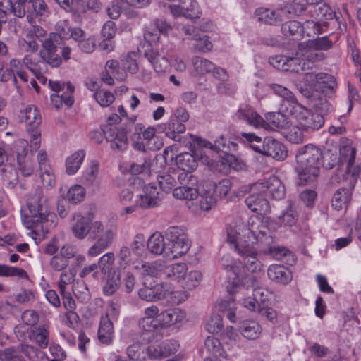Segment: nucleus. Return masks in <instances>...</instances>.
Listing matches in <instances>:
<instances>
[{"instance_id": "1", "label": "nucleus", "mask_w": 361, "mask_h": 361, "mask_svg": "<svg viewBox=\"0 0 361 361\" xmlns=\"http://www.w3.org/2000/svg\"><path fill=\"white\" fill-rule=\"evenodd\" d=\"M264 228L259 221L257 219L255 221L252 219L247 224L241 222L226 228L228 241L243 258L245 267L251 272L260 271L262 266L257 258V251L254 245L259 240L260 235H265Z\"/></svg>"}, {"instance_id": "2", "label": "nucleus", "mask_w": 361, "mask_h": 361, "mask_svg": "<svg viewBox=\"0 0 361 361\" xmlns=\"http://www.w3.org/2000/svg\"><path fill=\"white\" fill-rule=\"evenodd\" d=\"M270 89L282 98L281 110L290 114L305 131H314L324 124V116L300 104L294 94L286 87L279 84H270Z\"/></svg>"}, {"instance_id": "3", "label": "nucleus", "mask_w": 361, "mask_h": 361, "mask_svg": "<svg viewBox=\"0 0 361 361\" xmlns=\"http://www.w3.org/2000/svg\"><path fill=\"white\" fill-rule=\"evenodd\" d=\"M322 157V150L312 144L306 145L298 151L295 170L301 184L313 183L317 180L320 172Z\"/></svg>"}, {"instance_id": "4", "label": "nucleus", "mask_w": 361, "mask_h": 361, "mask_svg": "<svg viewBox=\"0 0 361 361\" xmlns=\"http://www.w3.org/2000/svg\"><path fill=\"white\" fill-rule=\"evenodd\" d=\"M242 142L248 143L256 152L264 156L271 157L276 160L283 161L288 154L286 147L279 140L271 136H267L262 140L254 133L242 132L239 134Z\"/></svg>"}, {"instance_id": "5", "label": "nucleus", "mask_w": 361, "mask_h": 361, "mask_svg": "<svg viewBox=\"0 0 361 361\" xmlns=\"http://www.w3.org/2000/svg\"><path fill=\"white\" fill-rule=\"evenodd\" d=\"M236 117L256 128H270L275 130L283 128L288 125V118L283 114L268 112L265 114V119H263L261 116L247 106L240 108L236 113Z\"/></svg>"}, {"instance_id": "6", "label": "nucleus", "mask_w": 361, "mask_h": 361, "mask_svg": "<svg viewBox=\"0 0 361 361\" xmlns=\"http://www.w3.org/2000/svg\"><path fill=\"white\" fill-rule=\"evenodd\" d=\"M220 264L233 275V277L230 276L231 287L228 289L230 294L235 293V288L248 289L254 286L255 277L252 274L244 273L245 267L241 262L233 259L230 255L226 254L221 258Z\"/></svg>"}, {"instance_id": "7", "label": "nucleus", "mask_w": 361, "mask_h": 361, "mask_svg": "<svg viewBox=\"0 0 361 361\" xmlns=\"http://www.w3.org/2000/svg\"><path fill=\"white\" fill-rule=\"evenodd\" d=\"M28 213L26 218L33 224L47 221L49 217L56 218L51 212L50 205L47 196L43 194L41 189H37L35 193L31 194L27 200Z\"/></svg>"}, {"instance_id": "8", "label": "nucleus", "mask_w": 361, "mask_h": 361, "mask_svg": "<svg viewBox=\"0 0 361 361\" xmlns=\"http://www.w3.org/2000/svg\"><path fill=\"white\" fill-rule=\"evenodd\" d=\"M166 243V257L178 258L188 252L190 243L185 229L179 226H171L165 231Z\"/></svg>"}, {"instance_id": "9", "label": "nucleus", "mask_w": 361, "mask_h": 361, "mask_svg": "<svg viewBox=\"0 0 361 361\" xmlns=\"http://www.w3.org/2000/svg\"><path fill=\"white\" fill-rule=\"evenodd\" d=\"M115 235V229L104 226L101 221H94L91 238L96 240V242L88 249L87 255L94 257L102 253L111 245Z\"/></svg>"}, {"instance_id": "10", "label": "nucleus", "mask_w": 361, "mask_h": 361, "mask_svg": "<svg viewBox=\"0 0 361 361\" xmlns=\"http://www.w3.org/2000/svg\"><path fill=\"white\" fill-rule=\"evenodd\" d=\"M257 20L266 24L278 25L297 14L294 4H287L276 10L259 8L255 11Z\"/></svg>"}, {"instance_id": "11", "label": "nucleus", "mask_w": 361, "mask_h": 361, "mask_svg": "<svg viewBox=\"0 0 361 361\" xmlns=\"http://www.w3.org/2000/svg\"><path fill=\"white\" fill-rule=\"evenodd\" d=\"M24 120L26 130L30 135V147L31 153L37 151L41 146V133L39 126L42 117L39 110L32 105L27 106L24 111Z\"/></svg>"}, {"instance_id": "12", "label": "nucleus", "mask_w": 361, "mask_h": 361, "mask_svg": "<svg viewBox=\"0 0 361 361\" xmlns=\"http://www.w3.org/2000/svg\"><path fill=\"white\" fill-rule=\"evenodd\" d=\"M23 354L30 361H42L47 359L44 352L27 344L22 343L19 347H10L0 350L1 361H23Z\"/></svg>"}, {"instance_id": "13", "label": "nucleus", "mask_w": 361, "mask_h": 361, "mask_svg": "<svg viewBox=\"0 0 361 361\" xmlns=\"http://www.w3.org/2000/svg\"><path fill=\"white\" fill-rule=\"evenodd\" d=\"M161 197L154 183L145 186L142 193L136 196L135 202L139 208L147 209L158 206Z\"/></svg>"}, {"instance_id": "14", "label": "nucleus", "mask_w": 361, "mask_h": 361, "mask_svg": "<svg viewBox=\"0 0 361 361\" xmlns=\"http://www.w3.org/2000/svg\"><path fill=\"white\" fill-rule=\"evenodd\" d=\"M103 133L110 147L114 150L121 151L126 149L128 138L126 132L123 128H118L115 125H106Z\"/></svg>"}, {"instance_id": "15", "label": "nucleus", "mask_w": 361, "mask_h": 361, "mask_svg": "<svg viewBox=\"0 0 361 361\" xmlns=\"http://www.w3.org/2000/svg\"><path fill=\"white\" fill-rule=\"evenodd\" d=\"M259 190L266 196H270L275 200H281L285 196V187L280 179L271 176L264 182L256 183L253 185V190Z\"/></svg>"}, {"instance_id": "16", "label": "nucleus", "mask_w": 361, "mask_h": 361, "mask_svg": "<svg viewBox=\"0 0 361 361\" xmlns=\"http://www.w3.org/2000/svg\"><path fill=\"white\" fill-rule=\"evenodd\" d=\"M252 194L245 199V204L253 212L261 215L267 214L270 211V205L266 198V195L259 190H253V185L251 188Z\"/></svg>"}, {"instance_id": "17", "label": "nucleus", "mask_w": 361, "mask_h": 361, "mask_svg": "<svg viewBox=\"0 0 361 361\" xmlns=\"http://www.w3.org/2000/svg\"><path fill=\"white\" fill-rule=\"evenodd\" d=\"M269 62L276 68L286 71L298 73L300 71L305 70V61L298 57L276 56L270 58Z\"/></svg>"}, {"instance_id": "18", "label": "nucleus", "mask_w": 361, "mask_h": 361, "mask_svg": "<svg viewBox=\"0 0 361 361\" xmlns=\"http://www.w3.org/2000/svg\"><path fill=\"white\" fill-rule=\"evenodd\" d=\"M94 221L88 216L75 214L71 227L73 236L78 240L85 239L89 234L92 238Z\"/></svg>"}, {"instance_id": "19", "label": "nucleus", "mask_w": 361, "mask_h": 361, "mask_svg": "<svg viewBox=\"0 0 361 361\" xmlns=\"http://www.w3.org/2000/svg\"><path fill=\"white\" fill-rule=\"evenodd\" d=\"M16 159L22 175L25 177L31 176L34 172L32 158L28 155L25 142L19 141L15 145Z\"/></svg>"}, {"instance_id": "20", "label": "nucleus", "mask_w": 361, "mask_h": 361, "mask_svg": "<svg viewBox=\"0 0 361 361\" xmlns=\"http://www.w3.org/2000/svg\"><path fill=\"white\" fill-rule=\"evenodd\" d=\"M144 57L151 63L155 72L159 74L164 73L170 69L171 63L168 59L161 56L157 51L152 48L145 50Z\"/></svg>"}, {"instance_id": "21", "label": "nucleus", "mask_w": 361, "mask_h": 361, "mask_svg": "<svg viewBox=\"0 0 361 361\" xmlns=\"http://www.w3.org/2000/svg\"><path fill=\"white\" fill-rule=\"evenodd\" d=\"M23 64L30 71L36 78L42 83H45L47 78L44 73L47 71L46 62L39 60L32 55H25L23 59Z\"/></svg>"}, {"instance_id": "22", "label": "nucleus", "mask_w": 361, "mask_h": 361, "mask_svg": "<svg viewBox=\"0 0 361 361\" xmlns=\"http://www.w3.org/2000/svg\"><path fill=\"white\" fill-rule=\"evenodd\" d=\"M27 20L30 24L35 23L36 18L47 16L49 9L44 0H28Z\"/></svg>"}, {"instance_id": "23", "label": "nucleus", "mask_w": 361, "mask_h": 361, "mask_svg": "<svg viewBox=\"0 0 361 361\" xmlns=\"http://www.w3.org/2000/svg\"><path fill=\"white\" fill-rule=\"evenodd\" d=\"M267 274L269 279L281 284H288L293 278L291 271L287 267L279 264L269 266Z\"/></svg>"}, {"instance_id": "24", "label": "nucleus", "mask_w": 361, "mask_h": 361, "mask_svg": "<svg viewBox=\"0 0 361 361\" xmlns=\"http://www.w3.org/2000/svg\"><path fill=\"white\" fill-rule=\"evenodd\" d=\"M185 317V313L179 308L169 309L159 315V324L161 326H171L181 322Z\"/></svg>"}, {"instance_id": "25", "label": "nucleus", "mask_w": 361, "mask_h": 361, "mask_svg": "<svg viewBox=\"0 0 361 361\" xmlns=\"http://www.w3.org/2000/svg\"><path fill=\"white\" fill-rule=\"evenodd\" d=\"M239 332L248 340L257 339L262 331L261 325L255 320L246 319L242 321L239 326Z\"/></svg>"}, {"instance_id": "26", "label": "nucleus", "mask_w": 361, "mask_h": 361, "mask_svg": "<svg viewBox=\"0 0 361 361\" xmlns=\"http://www.w3.org/2000/svg\"><path fill=\"white\" fill-rule=\"evenodd\" d=\"M164 287L162 283H159L153 287L145 286L139 290V297L146 301H157L164 298Z\"/></svg>"}, {"instance_id": "27", "label": "nucleus", "mask_w": 361, "mask_h": 361, "mask_svg": "<svg viewBox=\"0 0 361 361\" xmlns=\"http://www.w3.org/2000/svg\"><path fill=\"white\" fill-rule=\"evenodd\" d=\"M79 27L72 28L68 20H59L55 26V32L51 33L52 37L60 39H75V33L78 30H81Z\"/></svg>"}, {"instance_id": "28", "label": "nucleus", "mask_w": 361, "mask_h": 361, "mask_svg": "<svg viewBox=\"0 0 361 361\" xmlns=\"http://www.w3.org/2000/svg\"><path fill=\"white\" fill-rule=\"evenodd\" d=\"M163 126L166 135L173 140L178 141L180 137L178 134L183 133L186 130L185 124L176 119L172 116H170L169 120L164 123Z\"/></svg>"}, {"instance_id": "29", "label": "nucleus", "mask_w": 361, "mask_h": 361, "mask_svg": "<svg viewBox=\"0 0 361 361\" xmlns=\"http://www.w3.org/2000/svg\"><path fill=\"white\" fill-rule=\"evenodd\" d=\"M75 41L79 49L85 53H92L96 47V40L92 35L85 32L82 30L75 33Z\"/></svg>"}, {"instance_id": "30", "label": "nucleus", "mask_w": 361, "mask_h": 361, "mask_svg": "<svg viewBox=\"0 0 361 361\" xmlns=\"http://www.w3.org/2000/svg\"><path fill=\"white\" fill-rule=\"evenodd\" d=\"M147 247L152 254L163 255L166 257V244L164 243V236L160 233H154L149 237Z\"/></svg>"}, {"instance_id": "31", "label": "nucleus", "mask_w": 361, "mask_h": 361, "mask_svg": "<svg viewBox=\"0 0 361 361\" xmlns=\"http://www.w3.org/2000/svg\"><path fill=\"white\" fill-rule=\"evenodd\" d=\"M86 153L83 149H79L68 157L66 160V173L68 176L75 175L80 169Z\"/></svg>"}, {"instance_id": "32", "label": "nucleus", "mask_w": 361, "mask_h": 361, "mask_svg": "<svg viewBox=\"0 0 361 361\" xmlns=\"http://www.w3.org/2000/svg\"><path fill=\"white\" fill-rule=\"evenodd\" d=\"M99 170V164L92 160L85 169L80 178L81 183L87 187L94 185L97 183Z\"/></svg>"}, {"instance_id": "33", "label": "nucleus", "mask_w": 361, "mask_h": 361, "mask_svg": "<svg viewBox=\"0 0 361 361\" xmlns=\"http://www.w3.org/2000/svg\"><path fill=\"white\" fill-rule=\"evenodd\" d=\"M114 335L113 323L107 315L102 317L98 330V338L104 344H109L112 341Z\"/></svg>"}, {"instance_id": "34", "label": "nucleus", "mask_w": 361, "mask_h": 361, "mask_svg": "<svg viewBox=\"0 0 361 361\" xmlns=\"http://www.w3.org/2000/svg\"><path fill=\"white\" fill-rule=\"evenodd\" d=\"M0 173L4 185L8 188H13L18 183V175L14 165L9 162L1 169Z\"/></svg>"}, {"instance_id": "35", "label": "nucleus", "mask_w": 361, "mask_h": 361, "mask_svg": "<svg viewBox=\"0 0 361 361\" xmlns=\"http://www.w3.org/2000/svg\"><path fill=\"white\" fill-rule=\"evenodd\" d=\"M142 138L145 142L147 149L156 151L159 150L163 146L161 139L156 135V128L152 126H149L142 132Z\"/></svg>"}, {"instance_id": "36", "label": "nucleus", "mask_w": 361, "mask_h": 361, "mask_svg": "<svg viewBox=\"0 0 361 361\" xmlns=\"http://www.w3.org/2000/svg\"><path fill=\"white\" fill-rule=\"evenodd\" d=\"M188 269L185 263H175L165 268L164 274L166 278L176 281L180 284Z\"/></svg>"}, {"instance_id": "37", "label": "nucleus", "mask_w": 361, "mask_h": 361, "mask_svg": "<svg viewBox=\"0 0 361 361\" xmlns=\"http://www.w3.org/2000/svg\"><path fill=\"white\" fill-rule=\"evenodd\" d=\"M192 64L194 67L195 76H203L207 73H211L215 68L214 63L200 56H194L192 59Z\"/></svg>"}, {"instance_id": "38", "label": "nucleus", "mask_w": 361, "mask_h": 361, "mask_svg": "<svg viewBox=\"0 0 361 361\" xmlns=\"http://www.w3.org/2000/svg\"><path fill=\"white\" fill-rule=\"evenodd\" d=\"M74 91V87L71 83L68 84V91L63 92L62 94H52L51 95V102L56 108L59 109L62 104H64L67 106H71L73 104L74 99L72 94Z\"/></svg>"}, {"instance_id": "39", "label": "nucleus", "mask_w": 361, "mask_h": 361, "mask_svg": "<svg viewBox=\"0 0 361 361\" xmlns=\"http://www.w3.org/2000/svg\"><path fill=\"white\" fill-rule=\"evenodd\" d=\"M351 193L349 189L342 188L338 189L331 199V205L336 210H341L347 207L350 202Z\"/></svg>"}, {"instance_id": "40", "label": "nucleus", "mask_w": 361, "mask_h": 361, "mask_svg": "<svg viewBox=\"0 0 361 361\" xmlns=\"http://www.w3.org/2000/svg\"><path fill=\"white\" fill-rule=\"evenodd\" d=\"M204 346L207 353L215 357L226 358L227 354L221 342L213 336H209L205 339Z\"/></svg>"}, {"instance_id": "41", "label": "nucleus", "mask_w": 361, "mask_h": 361, "mask_svg": "<svg viewBox=\"0 0 361 361\" xmlns=\"http://www.w3.org/2000/svg\"><path fill=\"white\" fill-rule=\"evenodd\" d=\"M334 43L335 42L331 39L329 36H323L302 42L301 46L317 49L318 51H328L333 48Z\"/></svg>"}, {"instance_id": "42", "label": "nucleus", "mask_w": 361, "mask_h": 361, "mask_svg": "<svg viewBox=\"0 0 361 361\" xmlns=\"http://www.w3.org/2000/svg\"><path fill=\"white\" fill-rule=\"evenodd\" d=\"M176 164L180 169L185 172H192L198 165L195 157L188 152L178 154L176 158Z\"/></svg>"}, {"instance_id": "43", "label": "nucleus", "mask_w": 361, "mask_h": 361, "mask_svg": "<svg viewBox=\"0 0 361 361\" xmlns=\"http://www.w3.org/2000/svg\"><path fill=\"white\" fill-rule=\"evenodd\" d=\"M164 287V298L172 305H178L188 298V293L185 290H174L167 283H163Z\"/></svg>"}, {"instance_id": "44", "label": "nucleus", "mask_w": 361, "mask_h": 361, "mask_svg": "<svg viewBox=\"0 0 361 361\" xmlns=\"http://www.w3.org/2000/svg\"><path fill=\"white\" fill-rule=\"evenodd\" d=\"M202 280V274L198 270L186 271L180 283L181 287L187 290H193L197 287Z\"/></svg>"}, {"instance_id": "45", "label": "nucleus", "mask_w": 361, "mask_h": 361, "mask_svg": "<svg viewBox=\"0 0 361 361\" xmlns=\"http://www.w3.org/2000/svg\"><path fill=\"white\" fill-rule=\"evenodd\" d=\"M302 42H300L298 45V51L301 54L304 58V61L307 60L309 62H319L324 60L326 56L323 52L319 51L317 49L308 48L305 46H301Z\"/></svg>"}, {"instance_id": "46", "label": "nucleus", "mask_w": 361, "mask_h": 361, "mask_svg": "<svg viewBox=\"0 0 361 361\" xmlns=\"http://www.w3.org/2000/svg\"><path fill=\"white\" fill-rule=\"evenodd\" d=\"M173 195L179 200H193L198 197V191L195 187L182 185L173 189Z\"/></svg>"}, {"instance_id": "47", "label": "nucleus", "mask_w": 361, "mask_h": 361, "mask_svg": "<svg viewBox=\"0 0 361 361\" xmlns=\"http://www.w3.org/2000/svg\"><path fill=\"white\" fill-rule=\"evenodd\" d=\"M238 149V144L227 140L224 135L219 136L214 143V150L229 154L235 152Z\"/></svg>"}, {"instance_id": "48", "label": "nucleus", "mask_w": 361, "mask_h": 361, "mask_svg": "<svg viewBox=\"0 0 361 361\" xmlns=\"http://www.w3.org/2000/svg\"><path fill=\"white\" fill-rule=\"evenodd\" d=\"M299 125L288 126L284 133L286 138L292 143H301L304 140L305 131Z\"/></svg>"}, {"instance_id": "49", "label": "nucleus", "mask_w": 361, "mask_h": 361, "mask_svg": "<svg viewBox=\"0 0 361 361\" xmlns=\"http://www.w3.org/2000/svg\"><path fill=\"white\" fill-rule=\"evenodd\" d=\"M182 8L185 10V18H197L201 14L200 6L196 0H181Z\"/></svg>"}, {"instance_id": "50", "label": "nucleus", "mask_w": 361, "mask_h": 361, "mask_svg": "<svg viewBox=\"0 0 361 361\" xmlns=\"http://www.w3.org/2000/svg\"><path fill=\"white\" fill-rule=\"evenodd\" d=\"M281 31L287 37L300 36L303 32V27L300 22L290 20L282 24Z\"/></svg>"}, {"instance_id": "51", "label": "nucleus", "mask_w": 361, "mask_h": 361, "mask_svg": "<svg viewBox=\"0 0 361 361\" xmlns=\"http://www.w3.org/2000/svg\"><path fill=\"white\" fill-rule=\"evenodd\" d=\"M85 196V190L84 188L80 185H74L71 186L66 194V199L72 204H78L82 201Z\"/></svg>"}, {"instance_id": "52", "label": "nucleus", "mask_w": 361, "mask_h": 361, "mask_svg": "<svg viewBox=\"0 0 361 361\" xmlns=\"http://www.w3.org/2000/svg\"><path fill=\"white\" fill-rule=\"evenodd\" d=\"M1 276H16L19 279H27L28 275L25 270L16 267H10L6 264H0Z\"/></svg>"}, {"instance_id": "53", "label": "nucleus", "mask_w": 361, "mask_h": 361, "mask_svg": "<svg viewBox=\"0 0 361 361\" xmlns=\"http://www.w3.org/2000/svg\"><path fill=\"white\" fill-rule=\"evenodd\" d=\"M321 162L324 169H332L338 162L337 153L331 149L322 151Z\"/></svg>"}, {"instance_id": "54", "label": "nucleus", "mask_w": 361, "mask_h": 361, "mask_svg": "<svg viewBox=\"0 0 361 361\" xmlns=\"http://www.w3.org/2000/svg\"><path fill=\"white\" fill-rule=\"evenodd\" d=\"M157 180L161 190L168 192L176 185L175 178L169 173H162L157 176Z\"/></svg>"}, {"instance_id": "55", "label": "nucleus", "mask_w": 361, "mask_h": 361, "mask_svg": "<svg viewBox=\"0 0 361 361\" xmlns=\"http://www.w3.org/2000/svg\"><path fill=\"white\" fill-rule=\"evenodd\" d=\"M222 328V318L219 314H213L205 324L206 330L211 334L218 333Z\"/></svg>"}, {"instance_id": "56", "label": "nucleus", "mask_w": 361, "mask_h": 361, "mask_svg": "<svg viewBox=\"0 0 361 361\" xmlns=\"http://www.w3.org/2000/svg\"><path fill=\"white\" fill-rule=\"evenodd\" d=\"M93 97L102 106H109L115 99L114 95L111 92L104 90H97Z\"/></svg>"}, {"instance_id": "57", "label": "nucleus", "mask_w": 361, "mask_h": 361, "mask_svg": "<svg viewBox=\"0 0 361 361\" xmlns=\"http://www.w3.org/2000/svg\"><path fill=\"white\" fill-rule=\"evenodd\" d=\"M145 348L140 343H133L126 349V354L130 361L145 359Z\"/></svg>"}, {"instance_id": "58", "label": "nucleus", "mask_w": 361, "mask_h": 361, "mask_svg": "<svg viewBox=\"0 0 361 361\" xmlns=\"http://www.w3.org/2000/svg\"><path fill=\"white\" fill-rule=\"evenodd\" d=\"M11 12L18 18H23L28 15V0H16L14 3L10 2Z\"/></svg>"}, {"instance_id": "59", "label": "nucleus", "mask_w": 361, "mask_h": 361, "mask_svg": "<svg viewBox=\"0 0 361 361\" xmlns=\"http://www.w3.org/2000/svg\"><path fill=\"white\" fill-rule=\"evenodd\" d=\"M39 176L44 188L51 189L56 185V178L51 167L39 171Z\"/></svg>"}, {"instance_id": "60", "label": "nucleus", "mask_w": 361, "mask_h": 361, "mask_svg": "<svg viewBox=\"0 0 361 361\" xmlns=\"http://www.w3.org/2000/svg\"><path fill=\"white\" fill-rule=\"evenodd\" d=\"M73 291L75 297L82 302L85 303L90 300V292L84 282H78L73 286Z\"/></svg>"}, {"instance_id": "61", "label": "nucleus", "mask_w": 361, "mask_h": 361, "mask_svg": "<svg viewBox=\"0 0 361 361\" xmlns=\"http://www.w3.org/2000/svg\"><path fill=\"white\" fill-rule=\"evenodd\" d=\"M131 249L135 255L142 257L145 254V240L142 234L137 235L131 243Z\"/></svg>"}, {"instance_id": "62", "label": "nucleus", "mask_w": 361, "mask_h": 361, "mask_svg": "<svg viewBox=\"0 0 361 361\" xmlns=\"http://www.w3.org/2000/svg\"><path fill=\"white\" fill-rule=\"evenodd\" d=\"M75 280V274L73 271L68 270L61 272L58 282V286L60 293H64L67 285L71 284Z\"/></svg>"}, {"instance_id": "63", "label": "nucleus", "mask_w": 361, "mask_h": 361, "mask_svg": "<svg viewBox=\"0 0 361 361\" xmlns=\"http://www.w3.org/2000/svg\"><path fill=\"white\" fill-rule=\"evenodd\" d=\"M161 344L162 347V353L164 355V357H166L175 354L180 348L178 341L173 339L166 340Z\"/></svg>"}, {"instance_id": "64", "label": "nucleus", "mask_w": 361, "mask_h": 361, "mask_svg": "<svg viewBox=\"0 0 361 361\" xmlns=\"http://www.w3.org/2000/svg\"><path fill=\"white\" fill-rule=\"evenodd\" d=\"M147 357L150 360H161L164 358L161 343H151L145 348Z\"/></svg>"}]
</instances>
